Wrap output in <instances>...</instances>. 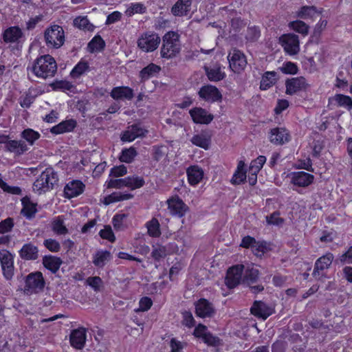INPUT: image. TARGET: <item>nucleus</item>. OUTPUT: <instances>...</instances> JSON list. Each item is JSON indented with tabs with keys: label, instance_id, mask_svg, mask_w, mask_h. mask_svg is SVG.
I'll return each instance as SVG.
<instances>
[{
	"label": "nucleus",
	"instance_id": "obj_22",
	"mask_svg": "<svg viewBox=\"0 0 352 352\" xmlns=\"http://www.w3.org/2000/svg\"><path fill=\"white\" fill-rule=\"evenodd\" d=\"M85 185L79 180L69 182L64 188L65 197L69 199L75 197L82 193Z\"/></svg>",
	"mask_w": 352,
	"mask_h": 352
},
{
	"label": "nucleus",
	"instance_id": "obj_21",
	"mask_svg": "<svg viewBox=\"0 0 352 352\" xmlns=\"http://www.w3.org/2000/svg\"><path fill=\"white\" fill-rule=\"evenodd\" d=\"M289 133L285 128H274L270 131V142L276 145H281L289 140Z\"/></svg>",
	"mask_w": 352,
	"mask_h": 352
},
{
	"label": "nucleus",
	"instance_id": "obj_24",
	"mask_svg": "<svg viewBox=\"0 0 352 352\" xmlns=\"http://www.w3.org/2000/svg\"><path fill=\"white\" fill-rule=\"evenodd\" d=\"M192 0H178L172 7L171 12L175 16H186L190 10Z\"/></svg>",
	"mask_w": 352,
	"mask_h": 352
},
{
	"label": "nucleus",
	"instance_id": "obj_61",
	"mask_svg": "<svg viewBox=\"0 0 352 352\" xmlns=\"http://www.w3.org/2000/svg\"><path fill=\"white\" fill-rule=\"evenodd\" d=\"M101 238L107 239L111 242H113L116 239L111 228L109 226H105L104 229L99 232Z\"/></svg>",
	"mask_w": 352,
	"mask_h": 352
},
{
	"label": "nucleus",
	"instance_id": "obj_35",
	"mask_svg": "<svg viewBox=\"0 0 352 352\" xmlns=\"http://www.w3.org/2000/svg\"><path fill=\"white\" fill-rule=\"evenodd\" d=\"M52 230L58 235H65L68 233V229L64 223L63 216L56 217L52 220Z\"/></svg>",
	"mask_w": 352,
	"mask_h": 352
},
{
	"label": "nucleus",
	"instance_id": "obj_54",
	"mask_svg": "<svg viewBox=\"0 0 352 352\" xmlns=\"http://www.w3.org/2000/svg\"><path fill=\"white\" fill-rule=\"evenodd\" d=\"M261 32L256 26L249 27L247 30L246 39L250 42L256 41L260 37Z\"/></svg>",
	"mask_w": 352,
	"mask_h": 352
},
{
	"label": "nucleus",
	"instance_id": "obj_45",
	"mask_svg": "<svg viewBox=\"0 0 352 352\" xmlns=\"http://www.w3.org/2000/svg\"><path fill=\"white\" fill-rule=\"evenodd\" d=\"M289 26L294 31L302 34V35H307L309 32V26L302 21H295L289 23Z\"/></svg>",
	"mask_w": 352,
	"mask_h": 352
},
{
	"label": "nucleus",
	"instance_id": "obj_12",
	"mask_svg": "<svg viewBox=\"0 0 352 352\" xmlns=\"http://www.w3.org/2000/svg\"><path fill=\"white\" fill-rule=\"evenodd\" d=\"M198 94L201 99L210 102H219L222 99V95L219 90L211 85L201 87Z\"/></svg>",
	"mask_w": 352,
	"mask_h": 352
},
{
	"label": "nucleus",
	"instance_id": "obj_50",
	"mask_svg": "<svg viewBox=\"0 0 352 352\" xmlns=\"http://www.w3.org/2000/svg\"><path fill=\"white\" fill-rule=\"evenodd\" d=\"M53 90L71 91L74 88L72 82L67 80H56L50 84Z\"/></svg>",
	"mask_w": 352,
	"mask_h": 352
},
{
	"label": "nucleus",
	"instance_id": "obj_39",
	"mask_svg": "<svg viewBox=\"0 0 352 352\" xmlns=\"http://www.w3.org/2000/svg\"><path fill=\"white\" fill-rule=\"evenodd\" d=\"M133 197L130 193L113 192L108 197H105L104 204L109 205L113 202L128 200Z\"/></svg>",
	"mask_w": 352,
	"mask_h": 352
},
{
	"label": "nucleus",
	"instance_id": "obj_11",
	"mask_svg": "<svg viewBox=\"0 0 352 352\" xmlns=\"http://www.w3.org/2000/svg\"><path fill=\"white\" fill-rule=\"evenodd\" d=\"M148 133V131L140 124H133L128 126L121 135L122 142H132L138 138H143Z\"/></svg>",
	"mask_w": 352,
	"mask_h": 352
},
{
	"label": "nucleus",
	"instance_id": "obj_62",
	"mask_svg": "<svg viewBox=\"0 0 352 352\" xmlns=\"http://www.w3.org/2000/svg\"><path fill=\"white\" fill-rule=\"evenodd\" d=\"M246 173L245 171H237L236 170L232 179H231V182L233 184H241L242 183H244L246 180Z\"/></svg>",
	"mask_w": 352,
	"mask_h": 352
},
{
	"label": "nucleus",
	"instance_id": "obj_9",
	"mask_svg": "<svg viewBox=\"0 0 352 352\" xmlns=\"http://www.w3.org/2000/svg\"><path fill=\"white\" fill-rule=\"evenodd\" d=\"M279 42L289 55H296L300 51L299 39L296 34H283L279 38Z\"/></svg>",
	"mask_w": 352,
	"mask_h": 352
},
{
	"label": "nucleus",
	"instance_id": "obj_5",
	"mask_svg": "<svg viewBox=\"0 0 352 352\" xmlns=\"http://www.w3.org/2000/svg\"><path fill=\"white\" fill-rule=\"evenodd\" d=\"M160 37L157 34L148 32L140 36L137 43L138 47L142 51L149 52L155 50L160 43Z\"/></svg>",
	"mask_w": 352,
	"mask_h": 352
},
{
	"label": "nucleus",
	"instance_id": "obj_63",
	"mask_svg": "<svg viewBox=\"0 0 352 352\" xmlns=\"http://www.w3.org/2000/svg\"><path fill=\"white\" fill-rule=\"evenodd\" d=\"M280 213L274 212L270 216L266 217V221L268 224L279 226L283 223V219L279 217Z\"/></svg>",
	"mask_w": 352,
	"mask_h": 352
},
{
	"label": "nucleus",
	"instance_id": "obj_27",
	"mask_svg": "<svg viewBox=\"0 0 352 352\" xmlns=\"http://www.w3.org/2000/svg\"><path fill=\"white\" fill-rule=\"evenodd\" d=\"M76 126V122L74 120H67L60 122L58 124L53 126L50 131L53 134H62L73 131Z\"/></svg>",
	"mask_w": 352,
	"mask_h": 352
},
{
	"label": "nucleus",
	"instance_id": "obj_37",
	"mask_svg": "<svg viewBox=\"0 0 352 352\" xmlns=\"http://www.w3.org/2000/svg\"><path fill=\"white\" fill-rule=\"evenodd\" d=\"M322 11L318 12L316 7L314 6H305L300 8L297 12L298 17L303 19H312L316 14H320Z\"/></svg>",
	"mask_w": 352,
	"mask_h": 352
},
{
	"label": "nucleus",
	"instance_id": "obj_16",
	"mask_svg": "<svg viewBox=\"0 0 352 352\" xmlns=\"http://www.w3.org/2000/svg\"><path fill=\"white\" fill-rule=\"evenodd\" d=\"M214 312L213 305L205 298H201L195 303V313L200 318L212 317Z\"/></svg>",
	"mask_w": 352,
	"mask_h": 352
},
{
	"label": "nucleus",
	"instance_id": "obj_7",
	"mask_svg": "<svg viewBox=\"0 0 352 352\" xmlns=\"http://www.w3.org/2000/svg\"><path fill=\"white\" fill-rule=\"evenodd\" d=\"M228 59L230 67L234 73H240L247 65V60L244 54L235 48L229 52Z\"/></svg>",
	"mask_w": 352,
	"mask_h": 352
},
{
	"label": "nucleus",
	"instance_id": "obj_56",
	"mask_svg": "<svg viewBox=\"0 0 352 352\" xmlns=\"http://www.w3.org/2000/svg\"><path fill=\"white\" fill-rule=\"evenodd\" d=\"M14 226L12 218L8 217L0 222V233L4 234L12 230Z\"/></svg>",
	"mask_w": 352,
	"mask_h": 352
},
{
	"label": "nucleus",
	"instance_id": "obj_20",
	"mask_svg": "<svg viewBox=\"0 0 352 352\" xmlns=\"http://www.w3.org/2000/svg\"><path fill=\"white\" fill-rule=\"evenodd\" d=\"M167 203L170 213L179 217H183L188 210V206L178 197L168 199Z\"/></svg>",
	"mask_w": 352,
	"mask_h": 352
},
{
	"label": "nucleus",
	"instance_id": "obj_47",
	"mask_svg": "<svg viewBox=\"0 0 352 352\" xmlns=\"http://www.w3.org/2000/svg\"><path fill=\"white\" fill-rule=\"evenodd\" d=\"M258 274L259 272L257 269L248 267L244 274L243 282L248 284L253 283L258 279Z\"/></svg>",
	"mask_w": 352,
	"mask_h": 352
},
{
	"label": "nucleus",
	"instance_id": "obj_30",
	"mask_svg": "<svg viewBox=\"0 0 352 352\" xmlns=\"http://www.w3.org/2000/svg\"><path fill=\"white\" fill-rule=\"evenodd\" d=\"M21 203L23 205V208L21 212V214L28 219L32 218L37 211L36 208V205L32 203L30 199L27 196L22 198Z\"/></svg>",
	"mask_w": 352,
	"mask_h": 352
},
{
	"label": "nucleus",
	"instance_id": "obj_32",
	"mask_svg": "<svg viewBox=\"0 0 352 352\" xmlns=\"http://www.w3.org/2000/svg\"><path fill=\"white\" fill-rule=\"evenodd\" d=\"M43 264L45 267L55 274L59 270L62 261L60 258L54 256H45L43 258Z\"/></svg>",
	"mask_w": 352,
	"mask_h": 352
},
{
	"label": "nucleus",
	"instance_id": "obj_48",
	"mask_svg": "<svg viewBox=\"0 0 352 352\" xmlns=\"http://www.w3.org/2000/svg\"><path fill=\"white\" fill-rule=\"evenodd\" d=\"M146 8L143 3H131L126 9L125 13L128 16H131L135 14H143L146 12Z\"/></svg>",
	"mask_w": 352,
	"mask_h": 352
},
{
	"label": "nucleus",
	"instance_id": "obj_33",
	"mask_svg": "<svg viewBox=\"0 0 352 352\" xmlns=\"http://www.w3.org/2000/svg\"><path fill=\"white\" fill-rule=\"evenodd\" d=\"M111 259V254L107 250H99L94 256L93 263L98 267H103Z\"/></svg>",
	"mask_w": 352,
	"mask_h": 352
},
{
	"label": "nucleus",
	"instance_id": "obj_46",
	"mask_svg": "<svg viewBox=\"0 0 352 352\" xmlns=\"http://www.w3.org/2000/svg\"><path fill=\"white\" fill-rule=\"evenodd\" d=\"M41 135L32 129H26L21 133V137L24 138L30 145H33Z\"/></svg>",
	"mask_w": 352,
	"mask_h": 352
},
{
	"label": "nucleus",
	"instance_id": "obj_44",
	"mask_svg": "<svg viewBox=\"0 0 352 352\" xmlns=\"http://www.w3.org/2000/svg\"><path fill=\"white\" fill-rule=\"evenodd\" d=\"M105 47V43L102 38L99 36H95L92 40L89 43L88 47L91 52L94 51H100Z\"/></svg>",
	"mask_w": 352,
	"mask_h": 352
},
{
	"label": "nucleus",
	"instance_id": "obj_49",
	"mask_svg": "<svg viewBox=\"0 0 352 352\" xmlns=\"http://www.w3.org/2000/svg\"><path fill=\"white\" fill-rule=\"evenodd\" d=\"M137 154L138 153L134 147L126 148L122 151L120 160L123 162L131 163L133 162Z\"/></svg>",
	"mask_w": 352,
	"mask_h": 352
},
{
	"label": "nucleus",
	"instance_id": "obj_64",
	"mask_svg": "<svg viewBox=\"0 0 352 352\" xmlns=\"http://www.w3.org/2000/svg\"><path fill=\"white\" fill-rule=\"evenodd\" d=\"M287 346V342L277 340L272 345V352H285Z\"/></svg>",
	"mask_w": 352,
	"mask_h": 352
},
{
	"label": "nucleus",
	"instance_id": "obj_51",
	"mask_svg": "<svg viewBox=\"0 0 352 352\" xmlns=\"http://www.w3.org/2000/svg\"><path fill=\"white\" fill-rule=\"evenodd\" d=\"M75 27L81 30H90L92 25L90 24L87 16H78L74 20Z\"/></svg>",
	"mask_w": 352,
	"mask_h": 352
},
{
	"label": "nucleus",
	"instance_id": "obj_52",
	"mask_svg": "<svg viewBox=\"0 0 352 352\" xmlns=\"http://www.w3.org/2000/svg\"><path fill=\"white\" fill-rule=\"evenodd\" d=\"M335 100L340 107H347L348 109H352V99L349 96L337 94L335 96Z\"/></svg>",
	"mask_w": 352,
	"mask_h": 352
},
{
	"label": "nucleus",
	"instance_id": "obj_55",
	"mask_svg": "<svg viewBox=\"0 0 352 352\" xmlns=\"http://www.w3.org/2000/svg\"><path fill=\"white\" fill-rule=\"evenodd\" d=\"M86 281L87 285L93 288L95 292L100 291V287L102 285V280L99 276L89 277Z\"/></svg>",
	"mask_w": 352,
	"mask_h": 352
},
{
	"label": "nucleus",
	"instance_id": "obj_29",
	"mask_svg": "<svg viewBox=\"0 0 352 352\" xmlns=\"http://www.w3.org/2000/svg\"><path fill=\"white\" fill-rule=\"evenodd\" d=\"M204 69L208 78L210 81L218 82L226 77V74L221 70L219 65H214L212 67L205 66Z\"/></svg>",
	"mask_w": 352,
	"mask_h": 352
},
{
	"label": "nucleus",
	"instance_id": "obj_23",
	"mask_svg": "<svg viewBox=\"0 0 352 352\" xmlns=\"http://www.w3.org/2000/svg\"><path fill=\"white\" fill-rule=\"evenodd\" d=\"M314 179L313 175L304 171H300L293 173L292 182L300 187H307L312 184Z\"/></svg>",
	"mask_w": 352,
	"mask_h": 352
},
{
	"label": "nucleus",
	"instance_id": "obj_14",
	"mask_svg": "<svg viewBox=\"0 0 352 352\" xmlns=\"http://www.w3.org/2000/svg\"><path fill=\"white\" fill-rule=\"evenodd\" d=\"M308 86L309 85L304 77L292 78L285 82V93L289 95H294L299 91H305Z\"/></svg>",
	"mask_w": 352,
	"mask_h": 352
},
{
	"label": "nucleus",
	"instance_id": "obj_34",
	"mask_svg": "<svg viewBox=\"0 0 352 352\" xmlns=\"http://www.w3.org/2000/svg\"><path fill=\"white\" fill-rule=\"evenodd\" d=\"M191 142L199 147L207 150L210 144V136L204 132L195 135L190 140Z\"/></svg>",
	"mask_w": 352,
	"mask_h": 352
},
{
	"label": "nucleus",
	"instance_id": "obj_58",
	"mask_svg": "<svg viewBox=\"0 0 352 352\" xmlns=\"http://www.w3.org/2000/svg\"><path fill=\"white\" fill-rule=\"evenodd\" d=\"M280 71L287 74H296L298 72L297 65L292 62L285 63L280 68Z\"/></svg>",
	"mask_w": 352,
	"mask_h": 352
},
{
	"label": "nucleus",
	"instance_id": "obj_13",
	"mask_svg": "<svg viewBox=\"0 0 352 352\" xmlns=\"http://www.w3.org/2000/svg\"><path fill=\"white\" fill-rule=\"evenodd\" d=\"M243 268V265H236L228 269L226 277V284L229 288H234L240 283Z\"/></svg>",
	"mask_w": 352,
	"mask_h": 352
},
{
	"label": "nucleus",
	"instance_id": "obj_18",
	"mask_svg": "<svg viewBox=\"0 0 352 352\" xmlns=\"http://www.w3.org/2000/svg\"><path fill=\"white\" fill-rule=\"evenodd\" d=\"M86 329L79 327L72 331L69 336L71 345L76 349H82L86 341Z\"/></svg>",
	"mask_w": 352,
	"mask_h": 352
},
{
	"label": "nucleus",
	"instance_id": "obj_38",
	"mask_svg": "<svg viewBox=\"0 0 352 352\" xmlns=\"http://www.w3.org/2000/svg\"><path fill=\"white\" fill-rule=\"evenodd\" d=\"M160 69V66L151 63L140 71V76L142 80H145L153 76L155 74H157Z\"/></svg>",
	"mask_w": 352,
	"mask_h": 352
},
{
	"label": "nucleus",
	"instance_id": "obj_25",
	"mask_svg": "<svg viewBox=\"0 0 352 352\" xmlns=\"http://www.w3.org/2000/svg\"><path fill=\"white\" fill-rule=\"evenodd\" d=\"M110 96L114 100H131L133 98V90L129 87H116L112 89Z\"/></svg>",
	"mask_w": 352,
	"mask_h": 352
},
{
	"label": "nucleus",
	"instance_id": "obj_4",
	"mask_svg": "<svg viewBox=\"0 0 352 352\" xmlns=\"http://www.w3.org/2000/svg\"><path fill=\"white\" fill-rule=\"evenodd\" d=\"M45 282L41 272L30 273L26 276L25 290L31 294L43 291Z\"/></svg>",
	"mask_w": 352,
	"mask_h": 352
},
{
	"label": "nucleus",
	"instance_id": "obj_36",
	"mask_svg": "<svg viewBox=\"0 0 352 352\" xmlns=\"http://www.w3.org/2000/svg\"><path fill=\"white\" fill-rule=\"evenodd\" d=\"M276 73L275 72H267L262 76L260 83V88L266 90L273 86L276 82Z\"/></svg>",
	"mask_w": 352,
	"mask_h": 352
},
{
	"label": "nucleus",
	"instance_id": "obj_8",
	"mask_svg": "<svg viewBox=\"0 0 352 352\" xmlns=\"http://www.w3.org/2000/svg\"><path fill=\"white\" fill-rule=\"evenodd\" d=\"M333 258L334 256L331 252H328L318 258L314 264V268L312 273L313 276L316 279L318 280L322 277H325L326 276L323 272L330 267Z\"/></svg>",
	"mask_w": 352,
	"mask_h": 352
},
{
	"label": "nucleus",
	"instance_id": "obj_17",
	"mask_svg": "<svg viewBox=\"0 0 352 352\" xmlns=\"http://www.w3.org/2000/svg\"><path fill=\"white\" fill-rule=\"evenodd\" d=\"M0 262L3 274L7 280H10L14 275L13 258L9 252L0 253Z\"/></svg>",
	"mask_w": 352,
	"mask_h": 352
},
{
	"label": "nucleus",
	"instance_id": "obj_43",
	"mask_svg": "<svg viewBox=\"0 0 352 352\" xmlns=\"http://www.w3.org/2000/svg\"><path fill=\"white\" fill-rule=\"evenodd\" d=\"M89 64L85 61H80L72 70L70 75L73 78H79L89 70Z\"/></svg>",
	"mask_w": 352,
	"mask_h": 352
},
{
	"label": "nucleus",
	"instance_id": "obj_1",
	"mask_svg": "<svg viewBox=\"0 0 352 352\" xmlns=\"http://www.w3.org/2000/svg\"><path fill=\"white\" fill-rule=\"evenodd\" d=\"M31 70L36 77L46 79L54 76L57 64L50 54L42 55L34 60Z\"/></svg>",
	"mask_w": 352,
	"mask_h": 352
},
{
	"label": "nucleus",
	"instance_id": "obj_57",
	"mask_svg": "<svg viewBox=\"0 0 352 352\" xmlns=\"http://www.w3.org/2000/svg\"><path fill=\"white\" fill-rule=\"evenodd\" d=\"M126 187V177L123 179H111L107 182V188H122Z\"/></svg>",
	"mask_w": 352,
	"mask_h": 352
},
{
	"label": "nucleus",
	"instance_id": "obj_42",
	"mask_svg": "<svg viewBox=\"0 0 352 352\" xmlns=\"http://www.w3.org/2000/svg\"><path fill=\"white\" fill-rule=\"evenodd\" d=\"M148 234L152 237H158L161 234L160 225L158 220L153 218L151 221H148L146 224Z\"/></svg>",
	"mask_w": 352,
	"mask_h": 352
},
{
	"label": "nucleus",
	"instance_id": "obj_6",
	"mask_svg": "<svg viewBox=\"0 0 352 352\" xmlns=\"http://www.w3.org/2000/svg\"><path fill=\"white\" fill-rule=\"evenodd\" d=\"M45 40L48 46L60 47L64 43V31L63 28L55 25L47 28L45 32Z\"/></svg>",
	"mask_w": 352,
	"mask_h": 352
},
{
	"label": "nucleus",
	"instance_id": "obj_60",
	"mask_svg": "<svg viewBox=\"0 0 352 352\" xmlns=\"http://www.w3.org/2000/svg\"><path fill=\"white\" fill-rule=\"evenodd\" d=\"M203 340L209 346H217L221 344V340L210 333L204 334Z\"/></svg>",
	"mask_w": 352,
	"mask_h": 352
},
{
	"label": "nucleus",
	"instance_id": "obj_15",
	"mask_svg": "<svg viewBox=\"0 0 352 352\" xmlns=\"http://www.w3.org/2000/svg\"><path fill=\"white\" fill-rule=\"evenodd\" d=\"M250 311L258 318L266 320L274 312V309L262 301H255L250 309Z\"/></svg>",
	"mask_w": 352,
	"mask_h": 352
},
{
	"label": "nucleus",
	"instance_id": "obj_2",
	"mask_svg": "<svg viewBox=\"0 0 352 352\" xmlns=\"http://www.w3.org/2000/svg\"><path fill=\"white\" fill-rule=\"evenodd\" d=\"M179 35L177 32L170 31L162 37L161 56L164 58H172L180 52Z\"/></svg>",
	"mask_w": 352,
	"mask_h": 352
},
{
	"label": "nucleus",
	"instance_id": "obj_28",
	"mask_svg": "<svg viewBox=\"0 0 352 352\" xmlns=\"http://www.w3.org/2000/svg\"><path fill=\"white\" fill-rule=\"evenodd\" d=\"M186 173L188 182L192 186L199 184L204 177V171L197 166H190Z\"/></svg>",
	"mask_w": 352,
	"mask_h": 352
},
{
	"label": "nucleus",
	"instance_id": "obj_26",
	"mask_svg": "<svg viewBox=\"0 0 352 352\" xmlns=\"http://www.w3.org/2000/svg\"><path fill=\"white\" fill-rule=\"evenodd\" d=\"M19 255L24 260H36L38 258V250L33 244L26 243L19 251Z\"/></svg>",
	"mask_w": 352,
	"mask_h": 352
},
{
	"label": "nucleus",
	"instance_id": "obj_59",
	"mask_svg": "<svg viewBox=\"0 0 352 352\" xmlns=\"http://www.w3.org/2000/svg\"><path fill=\"white\" fill-rule=\"evenodd\" d=\"M45 247L52 252H57L60 249L59 243L55 239H48L44 241Z\"/></svg>",
	"mask_w": 352,
	"mask_h": 352
},
{
	"label": "nucleus",
	"instance_id": "obj_3",
	"mask_svg": "<svg viewBox=\"0 0 352 352\" xmlns=\"http://www.w3.org/2000/svg\"><path fill=\"white\" fill-rule=\"evenodd\" d=\"M58 182L57 173L52 168H47L34 182L33 188L34 191L41 195L53 189Z\"/></svg>",
	"mask_w": 352,
	"mask_h": 352
},
{
	"label": "nucleus",
	"instance_id": "obj_10",
	"mask_svg": "<svg viewBox=\"0 0 352 352\" xmlns=\"http://www.w3.org/2000/svg\"><path fill=\"white\" fill-rule=\"evenodd\" d=\"M2 38L6 43L22 45L25 41V34L19 26H11L3 31Z\"/></svg>",
	"mask_w": 352,
	"mask_h": 352
},
{
	"label": "nucleus",
	"instance_id": "obj_40",
	"mask_svg": "<svg viewBox=\"0 0 352 352\" xmlns=\"http://www.w3.org/2000/svg\"><path fill=\"white\" fill-rule=\"evenodd\" d=\"M168 153V147L166 145H154L152 147L153 159L156 162L160 161Z\"/></svg>",
	"mask_w": 352,
	"mask_h": 352
},
{
	"label": "nucleus",
	"instance_id": "obj_53",
	"mask_svg": "<svg viewBox=\"0 0 352 352\" xmlns=\"http://www.w3.org/2000/svg\"><path fill=\"white\" fill-rule=\"evenodd\" d=\"M153 249L151 252L152 257L157 261L166 256V248L162 245L153 246Z\"/></svg>",
	"mask_w": 352,
	"mask_h": 352
},
{
	"label": "nucleus",
	"instance_id": "obj_41",
	"mask_svg": "<svg viewBox=\"0 0 352 352\" xmlns=\"http://www.w3.org/2000/svg\"><path fill=\"white\" fill-rule=\"evenodd\" d=\"M145 184L143 177L139 176H132L126 177V187L131 190H135L142 187Z\"/></svg>",
	"mask_w": 352,
	"mask_h": 352
},
{
	"label": "nucleus",
	"instance_id": "obj_31",
	"mask_svg": "<svg viewBox=\"0 0 352 352\" xmlns=\"http://www.w3.org/2000/svg\"><path fill=\"white\" fill-rule=\"evenodd\" d=\"M6 149L8 151L14 153L17 155H21L28 150V147L25 142L22 140H10L7 143Z\"/></svg>",
	"mask_w": 352,
	"mask_h": 352
},
{
	"label": "nucleus",
	"instance_id": "obj_19",
	"mask_svg": "<svg viewBox=\"0 0 352 352\" xmlns=\"http://www.w3.org/2000/svg\"><path fill=\"white\" fill-rule=\"evenodd\" d=\"M190 116L195 123L208 124L213 120L212 114L208 113L206 109L196 107L190 111Z\"/></svg>",
	"mask_w": 352,
	"mask_h": 352
}]
</instances>
